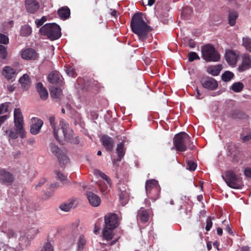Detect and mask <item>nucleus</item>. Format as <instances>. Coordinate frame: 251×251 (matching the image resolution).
I'll list each match as a JSON object with an SVG mask.
<instances>
[{
  "mask_svg": "<svg viewBox=\"0 0 251 251\" xmlns=\"http://www.w3.org/2000/svg\"><path fill=\"white\" fill-rule=\"evenodd\" d=\"M62 91L60 88L52 87L50 89V94L54 99H60Z\"/></svg>",
  "mask_w": 251,
  "mask_h": 251,
  "instance_id": "31",
  "label": "nucleus"
},
{
  "mask_svg": "<svg viewBox=\"0 0 251 251\" xmlns=\"http://www.w3.org/2000/svg\"><path fill=\"white\" fill-rule=\"evenodd\" d=\"M46 182V179L45 178L41 179L39 182L38 185L36 186V188L41 186L43 184Z\"/></svg>",
  "mask_w": 251,
  "mask_h": 251,
  "instance_id": "59",
  "label": "nucleus"
},
{
  "mask_svg": "<svg viewBox=\"0 0 251 251\" xmlns=\"http://www.w3.org/2000/svg\"><path fill=\"white\" fill-rule=\"evenodd\" d=\"M100 230V226H97V224H96L95 225V228H94V232L96 234H97L99 232Z\"/></svg>",
  "mask_w": 251,
  "mask_h": 251,
  "instance_id": "60",
  "label": "nucleus"
},
{
  "mask_svg": "<svg viewBox=\"0 0 251 251\" xmlns=\"http://www.w3.org/2000/svg\"><path fill=\"white\" fill-rule=\"evenodd\" d=\"M222 177L227 185L232 189H241L244 186L242 178L236 175L233 171H226L225 176Z\"/></svg>",
  "mask_w": 251,
  "mask_h": 251,
  "instance_id": "4",
  "label": "nucleus"
},
{
  "mask_svg": "<svg viewBox=\"0 0 251 251\" xmlns=\"http://www.w3.org/2000/svg\"><path fill=\"white\" fill-rule=\"evenodd\" d=\"M244 175L248 177H251V168H246L244 170Z\"/></svg>",
  "mask_w": 251,
  "mask_h": 251,
  "instance_id": "57",
  "label": "nucleus"
},
{
  "mask_svg": "<svg viewBox=\"0 0 251 251\" xmlns=\"http://www.w3.org/2000/svg\"><path fill=\"white\" fill-rule=\"evenodd\" d=\"M202 57L207 62H217L220 59V55L213 46L207 44L201 49Z\"/></svg>",
  "mask_w": 251,
  "mask_h": 251,
  "instance_id": "5",
  "label": "nucleus"
},
{
  "mask_svg": "<svg viewBox=\"0 0 251 251\" xmlns=\"http://www.w3.org/2000/svg\"><path fill=\"white\" fill-rule=\"evenodd\" d=\"M7 88L9 92H12L14 91L15 87L13 85H10L8 86Z\"/></svg>",
  "mask_w": 251,
  "mask_h": 251,
  "instance_id": "63",
  "label": "nucleus"
},
{
  "mask_svg": "<svg viewBox=\"0 0 251 251\" xmlns=\"http://www.w3.org/2000/svg\"><path fill=\"white\" fill-rule=\"evenodd\" d=\"M14 181L12 173L5 169H0V183L6 186L11 185Z\"/></svg>",
  "mask_w": 251,
  "mask_h": 251,
  "instance_id": "11",
  "label": "nucleus"
},
{
  "mask_svg": "<svg viewBox=\"0 0 251 251\" xmlns=\"http://www.w3.org/2000/svg\"><path fill=\"white\" fill-rule=\"evenodd\" d=\"M234 76L233 73L230 71H226L222 75V79L225 82L230 81Z\"/></svg>",
  "mask_w": 251,
  "mask_h": 251,
  "instance_id": "38",
  "label": "nucleus"
},
{
  "mask_svg": "<svg viewBox=\"0 0 251 251\" xmlns=\"http://www.w3.org/2000/svg\"><path fill=\"white\" fill-rule=\"evenodd\" d=\"M201 83L203 88L210 90H215L218 86L217 81L212 77L203 78Z\"/></svg>",
  "mask_w": 251,
  "mask_h": 251,
  "instance_id": "13",
  "label": "nucleus"
},
{
  "mask_svg": "<svg viewBox=\"0 0 251 251\" xmlns=\"http://www.w3.org/2000/svg\"><path fill=\"white\" fill-rule=\"evenodd\" d=\"M49 122L50 123V125L51 126L53 131L54 136L55 139L58 141L59 143H63V141L62 140V138H60L59 137V135L58 133V129H56V124L55 122V118L54 116H50L49 118Z\"/></svg>",
  "mask_w": 251,
  "mask_h": 251,
  "instance_id": "23",
  "label": "nucleus"
},
{
  "mask_svg": "<svg viewBox=\"0 0 251 251\" xmlns=\"http://www.w3.org/2000/svg\"><path fill=\"white\" fill-rule=\"evenodd\" d=\"M159 185L158 184V181L155 179H149L147 180L146 182V193H150L151 191L154 189V187H156L158 186Z\"/></svg>",
  "mask_w": 251,
  "mask_h": 251,
  "instance_id": "26",
  "label": "nucleus"
},
{
  "mask_svg": "<svg viewBox=\"0 0 251 251\" xmlns=\"http://www.w3.org/2000/svg\"><path fill=\"white\" fill-rule=\"evenodd\" d=\"M238 17V15L236 11H230L228 15V24L231 26H233L236 24V21Z\"/></svg>",
  "mask_w": 251,
  "mask_h": 251,
  "instance_id": "32",
  "label": "nucleus"
},
{
  "mask_svg": "<svg viewBox=\"0 0 251 251\" xmlns=\"http://www.w3.org/2000/svg\"><path fill=\"white\" fill-rule=\"evenodd\" d=\"M100 176L103 179L106 180L107 182H109V181H110V178L104 173H101L100 174Z\"/></svg>",
  "mask_w": 251,
  "mask_h": 251,
  "instance_id": "58",
  "label": "nucleus"
},
{
  "mask_svg": "<svg viewBox=\"0 0 251 251\" xmlns=\"http://www.w3.org/2000/svg\"><path fill=\"white\" fill-rule=\"evenodd\" d=\"M41 35L46 36L50 40L58 39L61 35L60 26L55 23H48L40 29Z\"/></svg>",
  "mask_w": 251,
  "mask_h": 251,
  "instance_id": "3",
  "label": "nucleus"
},
{
  "mask_svg": "<svg viewBox=\"0 0 251 251\" xmlns=\"http://www.w3.org/2000/svg\"><path fill=\"white\" fill-rule=\"evenodd\" d=\"M9 43V38L6 35L0 33V44L7 45Z\"/></svg>",
  "mask_w": 251,
  "mask_h": 251,
  "instance_id": "46",
  "label": "nucleus"
},
{
  "mask_svg": "<svg viewBox=\"0 0 251 251\" xmlns=\"http://www.w3.org/2000/svg\"><path fill=\"white\" fill-rule=\"evenodd\" d=\"M8 105L6 103H2L0 105V114L6 112L8 111Z\"/></svg>",
  "mask_w": 251,
  "mask_h": 251,
  "instance_id": "53",
  "label": "nucleus"
},
{
  "mask_svg": "<svg viewBox=\"0 0 251 251\" xmlns=\"http://www.w3.org/2000/svg\"><path fill=\"white\" fill-rule=\"evenodd\" d=\"M2 75L8 80H15L16 73V70L10 66H5L2 70Z\"/></svg>",
  "mask_w": 251,
  "mask_h": 251,
  "instance_id": "19",
  "label": "nucleus"
},
{
  "mask_svg": "<svg viewBox=\"0 0 251 251\" xmlns=\"http://www.w3.org/2000/svg\"><path fill=\"white\" fill-rule=\"evenodd\" d=\"M32 32V29L31 27L27 25H23L21 27L20 34L21 36L24 37H26L29 36Z\"/></svg>",
  "mask_w": 251,
  "mask_h": 251,
  "instance_id": "34",
  "label": "nucleus"
},
{
  "mask_svg": "<svg viewBox=\"0 0 251 251\" xmlns=\"http://www.w3.org/2000/svg\"><path fill=\"white\" fill-rule=\"evenodd\" d=\"M118 189L120 201L124 206L127 202L129 196L128 186L125 183L120 182L118 183Z\"/></svg>",
  "mask_w": 251,
  "mask_h": 251,
  "instance_id": "10",
  "label": "nucleus"
},
{
  "mask_svg": "<svg viewBox=\"0 0 251 251\" xmlns=\"http://www.w3.org/2000/svg\"><path fill=\"white\" fill-rule=\"evenodd\" d=\"M160 187L159 185L156 187H154V189H152L150 193H147L148 197L153 200L154 201H156L159 197L160 193Z\"/></svg>",
  "mask_w": 251,
  "mask_h": 251,
  "instance_id": "25",
  "label": "nucleus"
},
{
  "mask_svg": "<svg viewBox=\"0 0 251 251\" xmlns=\"http://www.w3.org/2000/svg\"><path fill=\"white\" fill-rule=\"evenodd\" d=\"M47 21V18L46 16H43L41 19H36L35 20V24L37 27H39L42 25L43 24Z\"/></svg>",
  "mask_w": 251,
  "mask_h": 251,
  "instance_id": "50",
  "label": "nucleus"
},
{
  "mask_svg": "<svg viewBox=\"0 0 251 251\" xmlns=\"http://www.w3.org/2000/svg\"><path fill=\"white\" fill-rule=\"evenodd\" d=\"M36 88L39 94L40 98L43 100H46L48 97L47 90L43 86L41 82H38L36 84Z\"/></svg>",
  "mask_w": 251,
  "mask_h": 251,
  "instance_id": "22",
  "label": "nucleus"
},
{
  "mask_svg": "<svg viewBox=\"0 0 251 251\" xmlns=\"http://www.w3.org/2000/svg\"><path fill=\"white\" fill-rule=\"evenodd\" d=\"M217 234L220 235V236H221L223 234V229L221 227H218L217 228Z\"/></svg>",
  "mask_w": 251,
  "mask_h": 251,
  "instance_id": "64",
  "label": "nucleus"
},
{
  "mask_svg": "<svg viewBox=\"0 0 251 251\" xmlns=\"http://www.w3.org/2000/svg\"><path fill=\"white\" fill-rule=\"evenodd\" d=\"M174 147L176 151L183 152L187 149L194 150L196 147L193 144L191 137L184 132L176 134L173 139Z\"/></svg>",
  "mask_w": 251,
  "mask_h": 251,
  "instance_id": "2",
  "label": "nucleus"
},
{
  "mask_svg": "<svg viewBox=\"0 0 251 251\" xmlns=\"http://www.w3.org/2000/svg\"><path fill=\"white\" fill-rule=\"evenodd\" d=\"M30 124V133L33 135H36L40 132L44 123L42 120L34 117L31 119Z\"/></svg>",
  "mask_w": 251,
  "mask_h": 251,
  "instance_id": "14",
  "label": "nucleus"
},
{
  "mask_svg": "<svg viewBox=\"0 0 251 251\" xmlns=\"http://www.w3.org/2000/svg\"><path fill=\"white\" fill-rule=\"evenodd\" d=\"M59 186V184L58 183H54L51 184L50 186V189H52L53 188H58Z\"/></svg>",
  "mask_w": 251,
  "mask_h": 251,
  "instance_id": "61",
  "label": "nucleus"
},
{
  "mask_svg": "<svg viewBox=\"0 0 251 251\" xmlns=\"http://www.w3.org/2000/svg\"><path fill=\"white\" fill-rule=\"evenodd\" d=\"M187 169L190 171H194L196 170L197 164L195 162L191 160H188L187 162Z\"/></svg>",
  "mask_w": 251,
  "mask_h": 251,
  "instance_id": "44",
  "label": "nucleus"
},
{
  "mask_svg": "<svg viewBox=\"0 0 251 251\" xmlns=\"http://www.w3.org/2000/svg\"><path fill=\"white\" fill-rule=\"evenodd\" d=\"M187 43L189 46L191 48H194L196 47L195 42L192 39L188 38L186 41Z\"/></svg>",
  "mask_w": 251,
  "mask_h": 251,
  "instance_id": "55",
  "label": "nucleus"
},
{
  "mask_svg": "<svg viewBox=\"0 0 251 251\" xmlns=\"http://www.w3.org/2000/svg\"><path fill=\"white\" fill-rule=\"evenodd\" d=\"M243 46L245 47L248 50L251 52V39L249 38H243Z\"/></svg>",
  "mask_w": 251,
  "mask_h": 251,
  "instance_id": "40",
  "label": "nucleus"
},
{
  "mask_svg": "<svg viewBox=\"0 0 251 251\" xmlns=\"http://www.w3.org/2000/svg\"><path fill=\"white\" fill-rule=\"evenodd\" d=\"M66 72L68 75L70 76L75 77L76 76L75 71L72 66H68L66 69Z\"/></svg>",
  "mask_w": 251,
  "mask_h": 251,
  "instance_id": "43",
  "label": "nucleus"
},
{
  "mask_svg": "<svg viewBox=\"0 0 251 251\" xmlns=\"http://www.w3.org/2000/svg\"><path fill=\"white\" fill-rule=\"evenodd\" d=\"M243 143H247L251 140V133H250L246 136H244L242 138Z\"/></svg>",
  "mask_w": 251,
  "mask_h": 251,
  "instance_id": "56",
  "label": "nucleus"
},
{
  "mask_svg": "<svg viewBox=\"0 0 251 251\" xmlns=\"http://www.w3.org/2000/svg\"><path fill=\"white\" fill-rule=\"evenodd\" d=\"M39 2L36 0H26L25 7L27 11L30 13H35L39 8Z\"/></svg>",
  "mask_w": 251,
  "mask_h": 251,
  "instance_id": "17",
  "label": "nucleus"
},
{
  "mask_svg": "<svg viewBox=\"0 0 251 251\" xmlns=\"http://www.w3.org/2000/svg\"><path fill=\"white\" fill-rule=\"evenodd\" d=\"M21 57L26 60H36L39 58L37 51L32 48H27L21 51Z\"/></svg>",
  "mask_w": 251,
  "mask_h": 251,
  "instance_id": "12",
  "label": "nucleus"
},
{
  "mask_svg": "<svg viewBox=\"0 0 251 251\" xmlns=\"http://www.w3.org/2000/svg\"><path fill=\"white\" fill-rule=\"evenodd\" d=\"M50 150L52 153L57 157L61 167H64L65 165L69 162V158L57 146L52 143L50 144Z\"/></svg>",
  "mask_w": 251,
  "mask_h": 251,
  "instance_id": "7",
  "label": "nucleus"
},
{
  "mask_svg": "<svg viewBox=\"0 0 251 251\" xmlns=\"http://www.w3.org/2000/svg\"><path fill=\"white\" fill-rule=\"evenodd\" d=\"M38 230L33 228H30L26 233V238L28 239H32L38 233Z\"/></svg>",
  "mask_w": 251,
  "mask_h": 251,
  "instance_id": "41",
  "label": "nucleus"
},
{
  "mask_svg": "<svg viewBox=\"0 0 251 251\" xmlns=\"http://www.w3.org/2000/svg\"><path fill=\"white\" fill-rule=\"evenodd\" d=\"M86 196L90 204L92 206L97 207L100 204L101 200L96 194L91 192H87Z\"/></svg>",
  "mask_w": 251,
  "mask_h": 251,
  "instance_id": "18",
  "label": "nucleus"
},
{
  "mask_svg": "<svg viewBox=\"0 0 251 251\" xmlns=\"http://www.w3.org/2000/svg\"><path fill=\"white\" fill-rule=\"evenodd\" d=\"M75 200H72L69 202L63 203L60 205V208L64 211L68 212L73 207Z\"/></svg>",
  "mask_w": 251,
  "mask_h": 251,
  "instance_id": "36",
  "label": "nucleus"
},
{
  "mask_svg": "<svg viewBox=\"0 0 251 251\" xmlns=\"http://www.w3.org/2000/svg\"><path fill=\"white\" fill-rule=\"evenodd\" d=\"M14 122L16 130L19 133L20 136L22 138H25V131L24 127V118L20 108H16L14 110Z\"/></svg>",
  "mask_w": 251,
  "mask_h": 251,
  "instance_id": "6",
  "label": "nucleus"
},
{
  "mask_svg": "<svg viewBox=\"0 0 251 251\" xmlns=\"http://www.w3.org/2000/svg\"><path fill=\"white\" fill-rule=\"evenodd\" d=\"M60 126L63 133V136L59 135V137L62 138L63 141V143L60 144H64L65 141L72 142L74 132L70 128L69 124L64 120H61L60 121Z\"/></svg>",
  "mask_w": 251,
  "mask_h": 251,
  "instance_id": "8",
  "label": "nucleus"
},
{
  "mask_svg": "<svg viewBox=\"0 0 251 251\" xmlns=\"http://www.w3.org/2000/svg\"><path fill=\"white\" fill-rule=\"evenodd\" d=\"M101 142L102 145L105 147L106 151H111L113 150L114 142L111 137L104 135L101 137Z\"/></svg>",
  "mask_w": 251,
  "mask_h": 251,
  "instance_id": "16",
  "label": "nucleus"
},
{
  "mask_svg": "<svg viewBox=\"0 0 251 251\" xmlns=\"http://www.w3.org/2000/svg\"><path fill=\"white\" fill-rule=\"evenodd\" d=\"M24 90H27L30 86V79L28 75L24 74L19 80Z\"/></svg>",
  "mask_w": 251,
  "mask_h": 251,
  "instance_id": "27",
  "label": "nucleus"
},
{
  "mask_svg": "<svg viewBox=\"0 0 251 251\" xmlns=\"http://www.w3.org/2000/svg\"><path fill=\"white\" fill-rule=\"evenodd\" d=\"M113 230L106 228V226H104L102 230L103 238L107 241L111 240L114 236Z\"/></svg>",
  "mask_w": 251,
  "mask_h": 251,
  "instance_id": "30",
  "label": "nucleus"
},
{
  "mask_svg": "<svg viewBox=\"0 0 251 251\" xmlns=\"http://www.w3.org/2000/svg\"><path fill=\"white\" fill-rule=\"evenodd\" d=\"M251 68V55L244 54L242 55V62L238 67L239 72H243Z\"/></svg>",
  "mask_w": 251,
  "mask_h": 251,
  "instance_id": "15",
  "label": "nucleus"
},
{
  "mask_svg": "<svg viewBox=\"0 0 251 251\" xmlns=\"http://www.w3.org/2000/svg\"><path fill=\"white\" fill-rule=\"evenodd\" d=\"M7 48L3 45H0V58L5 59L7 56Z\"/></svg>",
  "mask_w": 251,
  "mask_h": 251,
  "instance_id": "39",
  "label": "nucleus"
},
{
  "mask_svg": "<svg viewBox=\"0 0 251 251\" xmlns=\"http://www.w3.org/2000/svg\"><path fill=\"white\" fill-rule=\"evenodd\" d=\"M58 15L62 20H66L70 16V10L67 6L62 7L58 10Z\"/></svg>",
  "mask_w": 251,
  "mask_h": 251,
  "instance_id": "24",
  "label": "nucleus"
},
{
  "mask_svg": "<svg viewBox=\"0 0 251 251\" xmlns=\"http://www.w3.org/2000/svg\"><path fill=\"white\" fill-rule=\"evenodd\" d=\"M130 26L132 32L138 36L139 40L144 42L148 37L151 27L143 19L142 13H136L132 17Z\"/></svg>",
  "mask_w": 251,
  "mask_h": 251,
  "instance_id": "1",
  "label": "nucleus"
},
{
  "mask_svg": "<svg viewBox=\"0 0 251 251\" xmlns=\"http://www.w3.org/2000/svg\"><path fill=\"white\" fill-rule=\"evenodd\" d=\"M86 241L83 235H80L77 242V251H83L84 247L86 244Z\"/></svg>",
  "mask_w": 251,
  "mask_h": 251,
  "instance_id": "35",
  "label": "nucleus"
},
{
  "mask_svg": "<svg viewBox=\"0 0 251 251\" xmlns=\"http://www.w3.org/2000/svg\"><path fill=\"white\" fill-rule=\"evenodd\" d=\"M242 116V112L238 110H235L233 111L231 113V117L234 119L241 118Z\"/></svg>",
  "mask_w": 251,
  "mask_h": 251,
  "instance_id": "52",
  "label": "nucleus"
},
{
  "mask_svg": "<svg viewBox=\"0 0 251 251\" xmlns=\"http://www.w3.org/2000/svg\"><path fill=\"white\" fill-rule=\"evenodd\" d=\"M55 173L56 174L58 178L61 181H63L64 180H66L67 179V176H65L63 173L60 172L59 171H58L57 170H55L54 171Z\"/></svg>",
  "mask_w": 251,
  "mask_h": 251,
  "instance_id": "51",
  "label": "nucleus"
},
{
  "mask_svg": "<svg viewBox=\"0 0 251 251\" xmlns=\"http://www.w3.org/2000/svg\"><path fill=\"white\" fill-rule=\"evenodd\" d=\"M2 231L5 233L7 237L9 238H10L11 237H13L15 236V232L12 229H8L7 231H4L3 230H2Z\"/></svg>",
  "mask_w": 251,
  "mask_h": 251,
  "instance_id": "54",
  "label": "nucleus"
},
{
  "mask_svg": "<svg viewBox=\"0 0 251 251\" xmlns=\"http://www.w3.org/2000/svg\"><path fill=\"white\" fill-rule=\"evenodd\" d=\"M238 57V54L233 50H228L225 54V58L226 61L231 65L236 64Z\"/></svg>",
  "mask_w": 251,
  "mask_h": 251,
  "instance_id": "20",
  "label": "nucleus"
},
{
  "mask_svg": "<svg viewBox=\"0 0 251 251\" xmlns=\"http://www.w3.org/2000/svg\"><path fill=\"white\" fill-rule=\"evenodd\" d=\"M222 66L218 65L214 66H211L208 69V72L214 76L218 75L222 70Z\"/></svg>",
  "mask_w": 251,
  "mask_h": 251,
  "instance_id": "33",
  "label": "nucleus"
},
{
  "mask_svg": "<svg viewBox=\"0 0 251 251\" xmlns=\"http://www.w3.org/2000/svg\"><path fill=\"white\" fill-rule=\"evenodd\" d=\"M116 151L118 154L117 160L120 161L122 157L125 155L126 151V149L125 148L124 143L123 142L117 145Z\"/></svg>",
  "mask_w": 251,
  "mask_h": 251,
  "instance_id": "28",
  "label": "nucleus"
},
{
  "mask_svg": "<svg viewBox=\"0 0 251 251\" xmlns=\"http://www.w3.org/2000/svg\"><path fill=\"white\" fill-rule=\"evenodd\" d=\"M120 220L118 215L114 213H109L104 216V226L110 229H114L119 225Z\"/></svg>",
  "mask_w": 251,
  "mask_h": 251,
  "instance_id": "9",
  "label": "nucleus"
},
{
  "mask_svg": "<svg viewBox=\"0 0 251 251\" xmlns=\"http://www.w3.org/2000/svg\"><path fill=\"white\" fill-rule=\"evenodd\" d=\"M223 224L226 226V230L231 235H233V232L231 229V225H230V222L228 220H225L223 222Z\"/></svg>",
  "mask_w": 251,
  "mask_h": 251,
  "instance_id": "49",
  "label": "nucleus"
},
{
  "mask_svg": "<svg viewBox=\"0 0 251 251\" xmlns=\"http://www.w3.org/2000/svg\"><path fill=\"white\" fill-rule=\"evenodd\" d=\"M241 251H250V248L248 246H243L241 248Z\"/></svg>",
  "mask_w": 251,
  "mask_h": 251,
  "instance_id": "62",
  "label": "nucleus"
},
{
  "mask_svg": "<svg viewBox=\"0 0 251 251\" xmlns=\"http://www.w3.org/2000/svg\"><path fill=\"white\" fill-rule=\"evenodd\" d=\"M6 133H8L9 137L13 139H16L18 137V135H19V133L16 131H14L13 130H10L9 131H6Z\"/></svg>",
  "mask_w": 251,
  "mask_h": 251,
  "instance_id": "47",
  "label": "nucleus"
},
{
  "mask_svg": "<svg viewBox=\"0 0 251 251\" xmlns=\"http://www.w3.org/2000/svg\"><path fill=\"white\" fill-rule=\"evenodd\" d=\"M188 60L190 62H193L195 60H199L200 58L198 54L193 51H191L188 53Z\"/></svg>",
  "mask_w": 251,
  "mask_h": 251,
  "instance_id": "42",
  "label": "nucleus"
},
{
  "mask_svg": "<svg viewBox=\"0 0 251 251\" xmlns=\"http://www.w3.org/2000/svg\"><path fill=\"white\" fill-rule=\"evenodd\" d=\"M244 88V85L240 82L234 83L231 86V89L235 92H241Z\"/></svg>",
  "mask_w": 251,
  "mask_h": 251,
  "instance_id": "37",
  "label": "nucleus"
},
{
  "mask_svg": "<svg viewBox=\"0 0 251 251\" xmlns=\"http://www.w3.org/2000/svg\"><path fill=\"white\" fill-rule=\"evenodd\" d=\"M41 251H54L53 247L50 243L47 242L42 248Z\"/></svg>",
  "mask_w": 251,
  "mask_h": 251,
  "instance_id": "48",
  "label": "nucleus"
},
{
  "mask_svg": "<svg viewBox=\"0 0 251 251\" xmlns=\"http://www.w3.org/2000/svg\"><path fill=\"white\" fill-rule=\"evenodd\" d=\"M61 76L59 73L56 71H53L48 75L49 81L52 84H60L62 82Z\"/></svg>",
  "mask_w": 251,
  "mask_h": 251,
  "instance_id": "21",
  "label": "nucleus"
},
{
  "mask_svg": "<svg viewBox=\"0 0 251 251\" xmlns=\"http://www.w3.org/2000/svg\"><path fill=\"white\" fill-rule=\"evenodd\" d=\"M213 219H214V218H212L211 217H208L206 219V225L205 226V230L207 231H209L212 226V225H213L212 220Z\"/></svg>",
  "mask_w": 251,
  "mask_h": 251,
  "instance_id": "45",
  "label": "nucleus"
},
{
  "mask_svg": "<svg viewBox=\"0 0 251 251\" xmlns=\"http://www.w3.org/2000/svg\"><path fill=\"white\" fill-rule=\"evenodd\" d=\"M138 216L142 223H146L149 221V214L147 210L143 208L139 210Z\"/></svg>",
  "mask_w": 251,
  "mask_h": 251,
  "instance_id": "29",
  "label": "nucleus"
}]
</instances>
